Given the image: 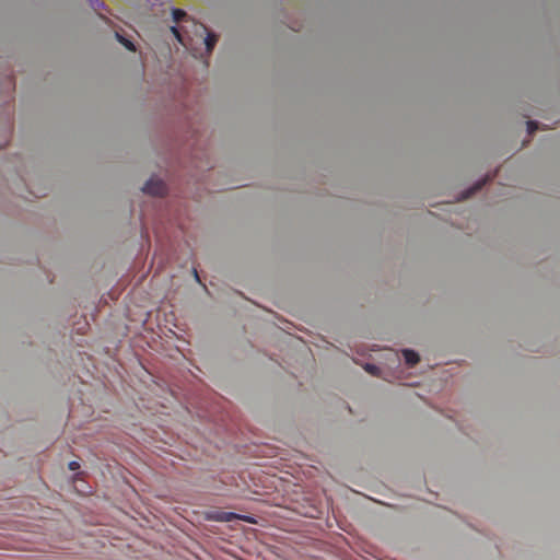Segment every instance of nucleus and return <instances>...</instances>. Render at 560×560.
Segmentation results:
<instances>
[{
	"label": "nucleus",
	"mask_w": 560,
	"mask_h": 560,
	"mask_svg": "<svg viewBox=\"0 0 560 560\" xmlns=\"http://www.w3.org/2000/svg\"><path fill=\"white\" fill-rule=\"evenodd\" d=\"M116 38L119 43H121L127 49L133 51L135 50V45L132 44V42H130L129 39H126L125 37H122L119 33L116 32Z\"/></svg>",
	"instance_id": "obj_6"
},
{
	"label": "nucleus",
	"mask_w": 560,
	"mask_h": 560,
	"mask_svg": "<svg viewBox=\"0 0 560 560\" xmlns=\"http://www.w3.org/2000/svg\"><path fill=\"white\" fill-rule=\"evenodd\" d=\"M142 190L152 196H164L167 189L163 180L152 177L144 184Z\"/></svg>",
	"instance_id": "obj_2"
},
{
	"label": "nucleus",
	"mask_w": 560,
	"mask_h": 560,
	"mask_svg": "<svg viewBox=\"0 0 560 560\" xmlns=\"http://www.w3.org/2000/svg\"><path fill=\"white\" fill-rule=\"evenodd\" d=\"M194 272H195V277H196L197 281H200V280H199L198 272H197L196 270H194Z\"/></svg>",
	"instance_id": "obj_10"
},
{
	"label": "nucleus",
	"mask_w": 560,
	"mask_h": 560,
	"mask_svg": "<svg viewBox=\"0 0 560 560\" xmlns=\"http://www.w3.org/2000/svg\"><path fill=\"white\" fill-rule=\"evenodd\" d=\"M365 371H368L369 373L373 374V375H377V372H378V368L374 364H370L368 363L365 366H364Z\"/></svg>",
	"instance_id": "obj_8"
},
{
	"label": "nucleus",
	"mask_w": 560,
	"mask_h": 560,
	"mask_svg": "<svg viewBox=\"0 0 560 560\" xmlns=\"http://www.w3.org/2000/svg\"><path fill=\"white\" fill-rule=\"evenodd\" d=\"M402 354H404L406 364L410 368L416 365L420 360L419 354L416 351L410 350V349H405L402 351Z\"/></svg>",
	"instance_id": "obj_4"
},
{
	"label": "nucleus",
	"mask_w": 560,
	"mask_h": 560,
	"mask_svg": "<svg viewBox=\"0 0 560 560\" xmlns=\"http://www.w3.org/2000/svg\"><path fill=\"white\" fill-rule=\"evenodd\" d=\"M215 518L218 521H222V522H231L234 520H242V521H245L250 524L256 523V521L252 516L238 515L233 512H220Z\"/></svg>",
	"instance_id": "obj_3"
},
{
	"label": "nucleus",
	"mask_w": 560,
	"mask_h": 560,
	"mask_svg": "<svg viewBox=\"0 0 560 560\" xmlns=\"http://www.w3.org/2000/svg\"><path fill=\"white\" fill-rule=\"evenodd\" d=\"M79 467H80V465H79V463H77V462H71V463H69V468H70L71 470H75V469H78Z\"/></svg>",
	"instance_id": "obj_9"
},
{
	"label": "nucleus",
	"mask_w": 560,
	"mask_h": 560,
	"mask_svg": "<svg viewBox=\"0 0 560 560\" xmlns=\"http://www.w3.org/2000/svg\"><path fill=\"white\" fill-rule=\"evenodd\" d=\"M538 129V124L536 121L529 120L527 121V131L529 135H533Z\"/></svg>",
	"instance_id": "obj_7"
},
{
	"label": "nucleus",
	"mask_w": 560,
	"mask_h": 560,
	"mask_svg": "<svg viewBox=\"0 0 560 560\" xmlns=\"http://www.w3.org/2000/svg\"><path fill=\"white\" fill-rule=\"evenodd\" d=\"M172 14L174 22H184L188 24L180 26L182 32L176 26H171L172 33L184 47L188 48L189 42L191 40L188 31V26H190L191 28H194L196 35H199L201 38H203L207 52L210 54L213 50L218 42V37L214 33L208 32V28L203 24L190 20L187 13L182 9H174Z\"/></svg>",
	"instance_id": "obj_1"
},
{
	"label": "nucleus",
	"mask_w": 560,
	"mask_h": 560,
	"mask_svg": "<svg viewBox=\"0 0 560 560\" xmlns=\"http://www.w3.org/2000/svg\"><path fill=\"white\" fill-rule=\"evenodd\" d=\"M486 179L481 180V182H478L472 188L466 190L464 194H463V199H466V198H469L471 195H474L477 190H480L485 184H486Z\"/></svg>",
	"instance_id": "obj_5"
}]
</instances>
